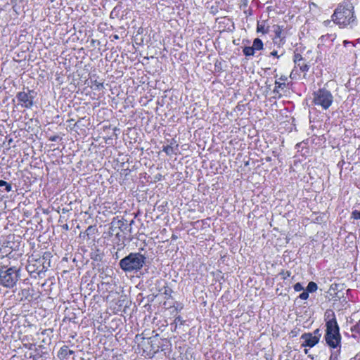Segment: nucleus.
Listing matches in <instances>:
<instances>
[{
	"label": "nucleus",
	"mask_w": 360,
	"mask_h": 360,
	"mask_svg": "<svg viewBox=\"0 0 360 360\" xmlns=\"http://www.w3.org/2000/svg\"><path fill=\"white\" fill-rule=\"evenodd\" d=\"M316 290H317L316 283H315L314 282H312V281L309 282L307 285V290L308 292H315Z\"/></svg>",
	"instance_id": "16"
},
{
	"label": "nucleus",
	"mask_w": 360,
	"mask_h": 360,
	"mask_svg": "<svg viewBox=\"0 0 360 360\" xmlns=\"http://www.w3.org/2000/svg\"><path fill=\"white\" fill-rule=\"evenodd\" d=\"M7 182L4 180H0V186H5Z\"/></svg>",
	"instance_id": "31"
},
{
	"label": "nucleus",
	"mask_w": 360,
	"mask_h": 360,
	"mask_svg": "<svg viewBox=\"0 0 360 360\" xmlns=\"http://www.w3.org/2000/svg\"><path fill=\"white\" fill-rule=\"evenodd\" d=\"M290 274V272L287 271L286 274H285V276H284V278H286V276H289Z\"/></svg>",
	"instance_id": "40"
},
{
	"label": "nucleus",
	"mask_w": 360,
	"mask_h": 360,
	"mask_svg": "<svg viewBox=\"0 0 360 360\" xmlns=\"http://www.w3.org/2000/svg\"><path fill=\"white\" fill-rule=\"evenodd\" d=\"M275 37L273 39L274 43L278 47L282 46L285 42V32L283 26L274 25L273 26Z\"/></svg>",
	"instance_id": "7"
},
{
	"label": "nucleus",
	"mask_w": 360,
	"mask_h": 360,
	"mask_svg": "<svg viewBox=\"0 0 360 360\" xmlns=\"http://www.w3.org/2000/svg\"><path fill=\"white\" fill-rule=\"evenodd\" d=\"M252 48L255 49V51H259L263 49V42L262 41L259 39L256 38L253 41Z\"/></svg>",
	"instance_id": "13"
},
{
	"label": "nucleus",
	"mask_w": 360,
	"mask_h": 360,
	"mask_svg": "<svg viewBox=\"0 0 360 360\" xmlns=\"http://www.w3.org/2000/svg\"><path fill=\"white\" fill-rule=\"evenodd\" d=\"M301 339L304 340L303 343L302 344V346L303 347H312L319 342L318 340H316L311 333H305L302 334Z\"/></svg>",
	"instance_id": "8"
},
{
	"label": "nucleus",
	"mask_w": 360,
	"mask_h": 360,
	"mask_svg": "<svg viewBox=\"0 0 360 360\" xmlns=\"http://www.w3.org/2000/svg\"><path fill=\"white\" fill-rule=\"evenodd\" d=\"M335 38H336V34H327L321 36V38H320V40L323 43H325V42H327V41L332 42V41H334V39Z\"/></svg>",
	"instance_id": "12"
},
{
	"label": "nucleus",
	"mask_w": 360,
	"mask_h": 360,
	"mask_svg": "<svg viewBox=\"0 0 360 360\" xmlns=\"http://www.w3.org/2000/svg\"><path fill=\"white\" fill-rule=\"evenodd\" d=\"M275 85H276V86H275L274 91H276L277 88H282L283 86H285V83H281V82L276 81Z\"/></svg>",
	"instance_id": "25"
},
{
	"label": "nucleus",
	"mask_w": 360,
	"mask_h": 360,
	"mask_svg": "<svg viewBox=\"0 0 360 360\" xmlns=\"http://www.w3.org/2000/svg\"><path fill=\"white\" fill-rule=\"evenodd\" d=\"M257 31L258 32H262L263 34H266L268 32V30H267V29L265 28L264 25H260V24L257 25Z\"/></svg>",
	"instance_id": "17"
},
{
	"label": "nucleus",
	"mask_w": 360,
	"mask_h": 360,
	"mask_svg": "<svg viewBox=\"0 0 360 360\" xmlns=\"http://www.w3.org/2000/svg\"><path fill=\"white\" fill-rule=\"evenodd\" d=\"M59 139L58 136H53L49 138L51 141H56Z\"/></svg>",
	"instance_id": "29"
},
{
	"label": "nucleus",
	"mask_w": 360,
	"mask_h": 360,
	"mask_svg": "<svg viewBox=\"0 0 360 360\" xmlns=\"http://www.w3.org/2000/svg\"><path fill=\"white\" fill-rule=\"evenodd\" d=\"M290 274V272L287 271L286 274H285V276H284V278H286V276H289Z\"/></svg>",
	"instance_id": "38"
},
{
	"label": "nucleus",
	"mask_w": 360,
	"mask_h": 360,
	"mask_svg": "<svg viewBox=\"0 0 360 360\" xmlns=\"http://www.w3.org/2000/svg\"><path fill=\"white\" fill-rule=\"evenodd\" d=\"M313 336L319 341L320 338L321 337V333L320 329L317 328L313 332Z\"/></svg>",
	"instance_id": "19"
},
{
	"label": "nucleus",
	"mask_w": 360,
	"mask_h": 360,
	"mask_svg": "<svg viewBox=\"0 0 360 360\" xmlns=\"http://www.w3.org/2000/svg\"><path fill=\"white\" fill-rule=\"evenodd\" d=\"M18 271L15 267L0 268V284L6 288H13L18 280Z\"/></svg>",
	"instance_id": "5"
},
{
	"label": "nucleus",
	"mask_w": 360,
	"mask_h": 360,
	"mask_svg": "<svg viewBox=\"0 0 360 360\" xmlns=\"http://www.w3.org/2000/svg\"><path fill=\"white\" fill-rule=\"evenodd\" d=\"M290 274V272L287 271L286 274H285V276H284V278H286V276H289Z\"/></svg>",
	"instance_id": "39"
},
{
	"label": "nucleus",
	"mask_w": 360,
	"mask_h": 360,
	"mask_svg": "<svg viewBox=\"0 0 360 360\" xmlns=\"http://www.w3.org/2000/svg\"><path fill=\"white\" fill-rule=\"evenodd\" d=\"M352 217L354 219H360V210L359 211L354 210V211L352 212Z\"/></svg>",
	"instance_id": "23"
},
{
	"label": "nucleus",
	"mask_w": 360,
	"mask_h": 360,
	"mask_svg": "<svg viewBox=\"0 0 360 360\" xmlns=\"http://www.w3.org/2000/svg\"><path fill=\"white\" fill-rule=\"evenodd\" d=\"M295 66L302 72H307L309 70V62L304 58L302 60H298V62L295 63Z\"/></svg>",
	"instance_id": "10"
},
{
	"label": "nucleus",
	"mask_w": 360,
	"mask_h": 360,
	"mask_svg": "<svg viewBox=\"0 0 360 360\" xmlns=\"http://www.w3.org/2000/svg\"><path fill=\"white\" fill-rule=\"evenodd\" d=\"M63 229L66 230V231H68L69 230V226L68 224H64L63 225Z\"/></svg>",
	"instance_id": "33"
},
{
	"label": "nucleus",
	"mask_w": 360,
	"mask_h": 360,
	"mask_svg": "<svg viewBox=\"0 0 360 360\" xmlns=\"http://www.w3.org/2000/svg\"><path fill=\"white\" fill-rule=\"evenodd\" d=\"M146 261V257L140 253H130L120 261V268L125 272L140 270Z\"/></svg>",
	"instance_id": "3"
},
{
	"label": "nucleus",
	"mask_w": 360,
	"mask_h": 360,
	"mask_svg": "<svg viewBox=\"0 0 360 360\" xmlns=\"http://www.w3.org/2000/svg\"><path fill=\"white\" fill-rule=\"evenodd\" d=\"M300 298L302 299V300H307L308 297H309V292L307 290V291H303L300 295Z\"/></svg>",
	"instance_id": "22"
},
{
	"label": "nucleus",
	"mask_w": 360,
	"mask_h": 360,
	"mask_svg": "<svg viewBox=\"0 0 360 360\" xmlns=\"http://www.w3.org/2000/svg\"><path fill=\"white\" fill-rule=\"evenodd\" d=\"M12 189V186L10 184L7 183V184H6L5 186V190L7 191V192H10Z\"/></svg>",
	"instance_id": "28"
},
{
	"label": "nucleus",
	"mask_w": 360,
	"mask_h": 360,
	"mask_svg": "<svg viewBox=\"0 0 360 360\" xmlns=\"http://www.w3.org/2000/svg\"><path fill=\"white\" fill-rule=\"evenodd\" d=\"M175 321L176 322H181V316H177L175 318Z\"/></svg>",
	"instance_id": "34"
},
{
	"label": "nucleus",
	"mask_w": 360,
	"mask_h": 360,
	"mask_svg": "<svg viewBox=\"0 0 360 360\" xmlns=\"http://www.w3.org/2000/svg\"><path fill=\"white\" fill-rule=\"evenodd\" d=\"M96 86L98 89H102L103 87V83L101 82L96 83Z\"/></svg>",
	"instance_id": "30"
},
{
	"label": "nucleus",
	"mask_w": 360,
	"mask_h": 360,
	"mask_svg": "<svg viewBox=\"0 0 360 360\" xmlns=\"http://www.w3.org/2000/svg\"><path fill=\"white\" fill-rule=\"evenodd\" d=\"M343 43H344V45H345V46H346L347 44H352L350 41H346V40H345V41H343Z\"/></svg>",
	"instance_id": "36"
},
{
	"label": "nucleus",
	"mask_w": 360,
	"mask_h": 360,
	"mask_svg": "<svg viewBox=\"0 0 360 360\" xmlns=\"http://www.w3.org/2000/svg\"><path fill=\"white\" fill-rule=\"evenodd\" d=\"M294 290L297 292H300L304 290L302 285L300 283H297L294 285Z\"/></svg>",
	"instance_id": "20"
},
{
	"label": "nucleus",
	"mask_w": 360,
	"mask_h": 360,
	"mask_svg": "<svg viewBox=\"0 0 360 360\" xmlns=\"http://www.w3.org/2000/svg\"><path fill=\"white\" fill-rule=\"evenodd\" d=\"M352 332H356L360 335V322L352 328Z\"/></svg>",
	"instance_id": "24"
},
{
	"label": "nucleus",
	"mask_w": 360,
	"mask_h": 360,
	"mask_svg": "<svg viewBox=\"0 0 360 360\" xmlns=\"http://www.w3.org/2000/svg\"><path fill=\"white\" fill-rule=\"evenodd\" d=\"M270 55L272 56H275L277 58H280V55L278 54V51H273L270 53Z\"/></svg>",
	"instance_id": "27"
},
{
	"label": "nucleus",
	"mask_w": 360,
	"mask_h": 360,
	"mask_svg": "<svg viewBox=\"0 0 360 360\" xmlns=\"http://www.w3.org/2000/svg\"><path fill=\"white\" fill-rule=\"evenodd\" d=\"M113 38H114L115 39H119V37H118V35L115 34V35L113 36Z\"/></svg>",
	"instance_id": "37"
},
{
	"label": "nucleus",
	"mask_w": 360,
	"mask_h": 360,
	"mask_svg": "<svg viewBox=\"0 0 360 360\" xmlns=\"http://www.w3.org/2000/svg\"><path fill=\"white\" fill-rule=\"evenodd\" d=\"M333 349L331 352L329 360H338L341 352V347H330Z\"/></svg>",
	"instance_id": "11"
},
{
	"label": "nucleus",
	"mask_w": 360,
	"mask_h": 360,
	"mask_svg": "<svg viewBox=\"0 0 360 360\" xmlns=\"http://www.w3.org/2000/svg\"><path fill=\"white\" fill-rule=\"evenodd\" d=\"M117 224H118L119 226H122V225L124 224V222H123V221H122V220H118V221H117Z\"/></svg>",
	"instance_id": "35"
},
{
	"label": "nucleus",
	"mask_w": 360,
	"mask_h": 360,
	"mask_svg": "<svg viewBox=\"0 0 360 360\" xmlns=\"http://www.w3.org/2000/svg\"><path fill=\"white\" fill-rule=\"evenodd\" d=\"M312 102L315 105L327 110L333 102V96L330 91L325 88L319 89L313 93Z\"/></svg>",
	"instance_id": "4"
},
{
	"label": "nucleus",
	"mask_w": 360,
	"mask_h": 360,
	"mask_svg": "<svg viewBox=\"0 0 360 360\" xmlns=\"http://www.w3.org/2000/svg\"><path fill=\"white\" fill-rule=\"evenodd\" d=\"M326 321V334L324 339L330 347H341V335L335 314L331 309H327L324 314Z\"/></svg>",
	"instance_id": "1"
},
{
	"label": "nucleus",
	"mask_w": 360,
	"mask_h": 360,
	"mask_svg": "<svg viewBox=\"0 0 360 360\" xmlns=\"http://www.w3.org/2000/svg\"><path fill=\"white\" fill-rule=\"evenodd\" d=\"M94 231H95V228H94V226H89L86 229V230L85 233H86V235H87V236H89V235L93 234V233H94Z\"/></svg>",
	"instance_id": "21"
},
{
	"label": "nucleus",
	"mask_w": 360,
	"mask_h": 360,
	"mask_svg": "<svg viewBox=\"0 0 360 360\" xmlns=\"http://www.w3.org/2000/svg\"><path fill=\"white\" fill-rule=\"evenodd\" d=\"M75 353V352L66 345H63L60 347L58 352V357L62 360H70L71 356Z\"/></svg>",
	"instance_id": "9"
},
{
	"label": "nucleus",
	"mask_w": 360,
	"mask_h": 360,
	"mask_svg": "<svg viewBox=\"0 0 360 360\" xmlns=\"http://www.w3.org/2000/svg\"><path fill=\"white\" fill-rule=\"evenodd\" d=\"M33 94L34 91L30 90L28 92L20 91L17 94L16 97L22 107L30 108L33 105Z\"/></svg>",
	"instance_id": "6"
},
{
	"label": "nucleus",
	"mask_w": 360,
	"mask_h": 360,
	"mask_svg": "<svg viewBox=\"0 0 360 360\" xmlns=\"http://www.w3.org/2000/svg\"><path fill=\"white\" fill-rule=\"evenodd\" d=\"M303 58H304V57H302V56L301 54L295 53L294 57H293V60H294L295 64L297 63L298 62V60L299 61L302 60Z\"/></svg>",
	"instance_id": "18"
},
{
	"label": "nucleus",
	"mask_w": 360,
	"mask_h": 360,
	"mask_svg": "<svg viewBox=\"0 0 360 360\" xmlns=\"http://www.w3.org/2000/svg\"><path fill=\"white\" fill-rule=\"evenodd\" d=\"M171 292H172V290L170 288H169L167 287L165 288V291H164L165 295L170 296Z\"/></svg>",
	"instance_id": "26"
},
{
	"label": "nucleus",
	"mask_w": 360,
	"mask_h": 360,
	"mask_svg": "<svg viewBox=\"0 0 360 360\" xmlns=\"http://www.w3.org/2000/svg\"><path fill=\"white\" fill-rule=\"evenodd\" d=\"M255 51L252 46H245L243 50V52L245 56H254Z\"/></svg>",
	"instance_id": "14"
},
{
	"label": "nucleus",
	"mask_w": 360,
	"mask_h": 360,
	"mask_svg": "<svg viewBox=\"0 0 360 360\" xmlns=\"http://www.w3.org/2000/svg\"><path fill=\"white\" fill-rule=\"evenodd\" d=\"M132 223H134V220H131V221L130 224H131Z\"/></svg>",
	"instance_id": "42"
},
{
	"label": "nucleus",
	"mask_w": 360,
	"mask_h": 360,
	"mask_svg": "<svg viewBox=\"0 0 360 360\" xmlns=\"http://www.w3.org/2000/svg\"><path fill=\"white\" fill-rule=\"evenodd\" d=\"M162 151H164L168 155H172L174 153V148L172 147V144L164 146Z\"/></svg>",
	"instance_id": "15"
},
{
	"label": "nucleus",
	"mask_w": 360,
	"mask_h": 360,
	"mask_svg": "<svg viewBox=\"0 0 360 360\" xmlns=\"http://www.w3.org/2000/svg\"><path fill=\"white\" fill-rule=\"evenodd\" d=\"M330 23H331V20H325V21L323 22V24H324L326 26H328Z\"/></svg>",
	"instance_id": "32"
},
{
	"label": "nucleus",
	"mask_w": 360,
	"mask_h": 360,
	"mask_svg": "<svg viewBox=\"0 0 360 360\" xmlns=\"http://www.w3.org/2000/svg\"><path fill=\"white\" fill-rule=\"evenodd\" d=\"M332 21L340 27H351L355 23L354 6L349 1L340 3L331 16Z\"/></svg>",
	"instance_id": "2"
},
{
	"label": "nucleus",
	"mask_w": 360,
	"mask_h": 360,
	"mask_svg": "<svg viewBox=\"0 0 360 360\" xmlns=\"http://www.w3.org/2000/svg\"><path fill=\"white\" fill-rule=\"evenodd\" d=\"M304 353H305V354H307V353H308V349H304Z\"/></svg>",
	"instance_id": "41"
}]
</instances>
